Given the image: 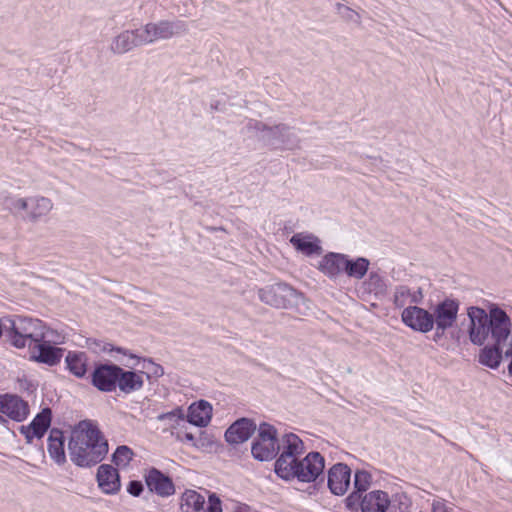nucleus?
Wrapping results in <instances>:
<instances>
[{"instance_id":"nucleus-25","label":"nucleus","mask_w":512,"mask_h":512,"mask_svg":"<svg viewBox=\"0 0 512 512\" xmlns=\"http://www.w3.org/2000/svg\"><path fill=\"white\" fill-rule=\"evenodd\" d=\"M144 381L141 373L124 370L121 367L118 372L117 387L125 394L138 391L143 387Z\"/></svg>"},{"instance_id":"nucleus-4","label":"nucleus","mask_w":512,"mask_h":512,"mask_svg":"<svg viewBox=\"0 0 512 512\" xmlns=\"http://www.w3.org/2000/svg\"><path fill=\"white\" fill-rule=\"evenodd\" d=\"M246 128L268 145L294 149L299 144V138L293 128L283 123L269 126L262 121L250 119Z\"/></svg>"},{"instance_id":"nucleus-30","label":"nucleus","mask_w":512,"mask_h":512,"mask_svg":"<svg viewBox=\"0 0 512 512\" xmlns=\"http://www.w3.org/2000/svg\"><path fill=\"white\" fill-rule=\"evenodd\" d=\"M205 498L194 490H186L181 496V512H204Z\"/></svg>"},{"instance_id":"nucleus-32","label":"nucleus","mask_w":512,"mask_h":512,"mask_svg":"<svg viewBox=\"0 0 512 512\" xmlns=\"http://www.w3.org/2000/svg\"><path fill=\"white\" fill-rule=\"evenodd\" d=\"M370 262L368 259L364 257H358L356 259H348L346 257V263L344 266V272L349 276L350 278L354 279H362L368 269H369Z\"/></svg>"},{"instance_id":"nucleus-24","label":"nucleus","mask_w":512,"mask_h":512,"mask_svg":"<svg viewBox=\"0 0 512 512\" xmlns=\"http://www.w3.org/2000/svg\"><path fill=\"white\" fill-rule=\"evenodd\" d=\"M371 484V475L364 470H358L354 476L355 490L346 498V505L349 509H357L362 493L367 491Z\"/></svg>"},{"instance_id":"nucleus-29","label":"nucleus","mask_w":512,"mask_h":512,"mask_svg":"<svg viewBox=\"0 0 512 512\" xmlns=\"http://www.w3.org/2000/svg\"><path fill=\"white\" fill-rule=\"evenodd\" d=\"M423 299L421 288L412 291L408 286L400 285L395 288L393 303L396 307L402 308L409 304H418Z\"/></svg>"},{"instance_id":"nucleus-8","label":"nucleus","mask_w":512,"mask_h":512,"mask_svg":"<svg viewBox=\"0 0 512 512\" xmlns=\"http://www.w3.org/2000/svg\"><path fill=\"white\" fill-rule=\"evenodd\" d=\"M459 307L460 304L458 300L446 298L432 308L431 316L433 328L435 327V335L437 337L443 336L447 329L454 326Z\"/></svg>"},{"instance_id":"nucleus-16","label":"nucleus","mask_w":512,"mask_h":512,"mask_svg":"<svg viewBox=\"0 0 512 512\" xmlns=\"http://www.w3.org/2000/svg\"><path fill=\"white\" fill-rule=\"evenodd\" d=\"M0 412L15 421H23L28 413L27 402L17 395H4L0 397Z\"/></svg>"},{"instance_id":"nucleus-2","label":"nucleus","mask_w":512,"mask_h":512,"mask_svg":"<svg viewBox=\"0 0 512 512\" xmlns=\"http://www.w3.org/2000/svg\"><path fill=\"white\" fill-rule=\"evenodd\" d=\"M259 299L277 309H289L304 315L308 310L304 295L286 283L267 285L258 291Z\"/></svg>"},{"instance_id":"nucleus-17","label":"nucleus","mask_w":512,"mask_h":512,"mask_svg":"<svg viewBox=\"0 0 512 512\" xmlns=\"http://www.w3.org/2000/svg\"><path fill=\"white\" fill-rule=\"evenodd\" d=\"M145 45L141 29L125 30L114 37L110 49L116 54H124L135 47Z\"/></svg>"},{"instance_id":"nucleus-33","label":"nucleus","mask_w":512,"mask_h":512,"mask_svg":"<svg viewBox=\"0 0 512 512\" xmlns=\"http://www.w3.org/2000/svg\"><path fill=\"white\" fill-rule=\"evenodd\" d=\"M177 437L184 443L195 446V447H205L212 446L214 444V440L210 439L206 433L202 431H198V437L192 432H178Z\"/></svg>"},{"instance_id":"nucleus-37","label":"nucleus","mask_w":512,"mask_h":512,"mask_svg":"<svg viewBox=\"0 0 512 512\" xmlns=\"http://www.w3.org/2000/svg\"><path fill=\"white\" fill-rule=\"evenodd\" d=\"M305 441L301 439L298 435L290 432L285 433L281 437V445H277L276 448H300L304 447Z\"/></svg>"},{"instance_id":"nucleus-7","label":"nucleus","mask_w":512,"mask_h":512,"mask_svg":"<svg viewBox=\"0 0 512 512\" xmlns=\"http://www.w3.org/2000/svg\"><path fill=\"white\" fill-rule=\"evenodd\" d=\"M68 448H109L99 428L91 421L79 422L71 431Z\"/></svg>"},{"instance_id":"nucleus-6","label":"nucleus","mask_w":512,"mask_h":512,"mask_svg":"<svg viewBox=\"0 0 512 512\" xmlns=\"http://www.w3.org/2000/svg\"><path fill=\"white\" fill-rule=\"evenodd\" d=\"M145 45L168 40L188 32V25L180 19L149 22L140 28Z\"/></svg>"},{"instance_id":"nucleus-36","label":"nucleus","mask_w":512,"mask_h":512,"mask_svg":"<svg viewBox=\"0 0 512 512\" xmlns=\"http://www.w3.org/2000/svg\"><path fill=\"white\" fill-rule=\"evenodd\" d=\"M337 13L340 15V17L347 21V22H353L358 25L361 24V17L358 12L353 10L352 8L345 6L341 3L336 4Z\"/></svg>"},{"instance_id":"nucleus-35","label":"nucleus","mask_w":512,"mask_h":512,"mask_svg":"<svg viewBox=\"0 0 512 512\" xmlns=\"http://www.w3.org/2000/svg\"><path fill=\"white\" fill-rule=\"evenodd\" d=\"M364 286L369 293L380 294L385 291V282L383 278L376 272H371L368 279L364 282Z\"/></svg>"},{"instance_id":"nucleus-10","label":"nucleus","mask_w":512,"mask_h":512,"mask_svg":"<svg viewBox=\"0 0 512 512\" xmlns=\"http://www.w3.org/2000/svg\"><path fill=\"white\" fill-rule=\"evenodd\" d=\"M325 467L323 456L317 452L312 451L305 457H301L299 452V478L300 482H314L320 475H322Z\"/></svg>"},{"instance_id":"nucleus-12","label":"nucleus","mask_w":512,"mask_h":512,"mask_svg":"<svg viewBox=\"0 0 512 512\" xmlns=\"http://www.w3.org/2000/svg\"><path fill=\"white\" fill-rule=\"evenodd\" d=\"M257 424L251 418L242 417L234 421L225 431L224 437L228 444H243L256 432Z\"/></svg>"},{"instance_id":"nucleus-34","label":"nucleus","mask_w":512,"mask_h":512,"mask_svg":"<svg viewBox=\"0 0 512 512\" xmlns=\"http://www.w3.org/2000/svg\"><path fill=\"white\" fill-rule=\"evenodd\" d=\"M65 341V336L56 330L48 328L43 322V337H40V341L38 343L48 344V345H60Z\"/></svg>"},{"instance_id":"nucleus-42","label":"nucleus","mask_w":512,"mask_h":512,"mask_svg":"<svg viewBox=\"0 0 512 512\" xmlns=\"http://www.w3.org/2000/svg\"><path fill=\"white\" fill-rule=\"evenodd\" d=\"M142 491H143V484L140 481L133 480V481L129 482V484L127 486V492L130 495H132L134 497H138V496H140Z\"/></svg>"},{"instance_id":"nucleus-22","label":"nucleus","mask_w":512,"mask_h":512,"mask_svg":"<svg viewBox=\"0 0 512 512\" xmlns=\"http://www.w3.org/2000/svg\"><path fill=\"white\" fill-rule=\"evenodd\" d=\"M212 417V406L205 400L192 403L188 408L187 419L197 427H205Z\"/></svg>"},{"instance_id":"nucleus-48","label":"nucleus","mask_w":512,"mask_h":512,"mask_svg":"<svg viewBox=\"0 0 512 512\" xmlns=\"http://www.w3.org/2000/svg\"><path fill=\"white\" fill-rule=\"evenodd\" d=\"M116 448H119V449H125V448H129V447H128V446H126V445H119V446H117Z\"/></svg>"},{"instance_id":"nucleus-20","label":"nucleus","mask_w":512,"mask_h":512,"mask_svg":"<svg viewBox=\"0 0 512 512\" xmlns=\"http://www.w3.org/2000/svg\"><path fill=\"white\" fill-rule=\"evenodd\" d=\"M63 353V348L43 343H37L33 346L31 359L49 366H55L61 361Z\"/></svg>"},{"instance_id":"nucleus-23","label":"nucleus","mask_w":512,"mask_h":512,"mask_svg":"<svg viewBox=\"0 0 512 512\" xmlns=\"http://www.w3.org/2000/svg\"><path fill=\"white\" fill-rule=\"evenodd\" d=\"M255 433L257 436L252 442L251 448H275L278 443V431L268 422H261L257 425Z\"/></svg>"},{"instance_id":"nucleus-40","label":"nucleus","mask_w":512,"mask_h":512,"mask_svg":"<svg viewBox=\"0 0 512 512\" xmlns=\"http://www.w3.org/2000/svg\"><path fill=\"white\" fill-rule=\"evenodd\" d=\"M278 450H251L252 456L258 461H270L277 456Z\"/></svg>"},{"instance_id":"nucleus-1","label":"nucleus","mask_w":512,"mask_h":512,"mask_svg":"<svg viewBox=\"0 0 512 512\" xmlns=\"http://www.w3.org/2000/svg\"><path fill=\"white\" fill-rule=\"evenodd\" d=\"M469 340L483 346L479 363L497 369L503 359V349L512 346V322L508 314L493 304L489 311L477 306L467 308Z\"/></svg>"},{"instance_id":"nucleus-44","label":"nucleus","mask_w":512,"mask_h":512,"mask_svg":"<svg viewBox=\"0 0 512 512\" xmlns=\"http://www.w3.org/2000/svg\"><path fill=\"white\" fill-rule=\"evenodd\" d=\"M48 452L50 454V457L58 465L64 464L66 462L65 450H48Z\"/></svg>"},{"instance_id":"nucleus-39","label":"nucleus","mask_w":512,"mask_h":512,"mask_svg":"<svg viewBox=\"0 0 512 512\" xmlns=\"http://www.w3.org/2000/svg\"><path fill=\"white\" fill-rule=\"evenodd\" d=\"M133 456V450H115L112 461L115 465L124 467L132 460Z\"/></svg>"},{"instance_id":"nucleus-26","label":"nucleus","mask_w":512,"mask_h":512,"mask_svg":"<svg viewBox=\"0 0 512 512\" xmlns=\"http://www.w3.org/2000/svg\"><path fill=\"white\" fill-rule=\"evenodd\" d=\"M108 450H71L70 459L78 467L88 468L100 463Z\"/></svg>"},{"instance_id":"nucleus-27","label":"nucleus","mask_w":512,"mask_h":512,"mask_svg":"<svg viewBox=\"0 0 512 512\" xmlns=\"http://www.w3.org/2000/svg\"><path fill=\"white\" fill-rule=\"evenodd\" d=\"M346 256L339 253L326 254L319 263L318 269L330 278L344 272Z\"/></svg>"},{"instance_id":"nucleus-45","label":"nucleus","mask_w":512,"mask_h":512,"mask_svg":"<svg viewBox=\"0 0 512 512\" xmlns=\"http://www.w3.org/2000/svg\"><path fill=\"white\" fill-rule=\"evenodd\" d=\"M144 368L148 369L149 372L155 377H161L164 374L163 367L152 362L151 360L148 362L147 366H144Z\"/></svg>"},{"instance_id":"nucleus-15","label":"nucleus","mask_w":512,"mask_h":512,"mask_svg":"<svg viewBox=\"0 0 512 512\" xmlns=\"http://www.w3.org/2000/svg\"><path fill=\"white\" fill-rule=\"evenodd\" d=\"M96 480L100 490L107 495H114L121 488L119 473L109 464H102L98 467Z\"/></svg>"},{"instance_id":"nucleus-41","label":"nucleus","mask_w":512,"mask_h":512,"mask_svg":"<svg viewBox=\"0 0 512 512\" xmlns=\"http://www.w3.org/2000/svg\"><path fill=\"white\" fill-rule=\"evenodd\" d=\"M204 512H222L221 501L215 494L209 496L208 507Z\"/></svg>"},{"instance_id":"nucleus-9","label":"nucleus","mask_w":512,"mask_h":512,"mask_svg":"<svg viewBox=\"0 0 512 512\" xmlns=\"http://www.w3.org/2000/svg\"><path fill=\"white\" fill-rule=\"evenodd\" d=\"M401 320L416 332L428 333L433 330L431 312L416 305L405 307L401 313Z\"/></svg>"},{"instance_id":"nucleus-3","label":"nucleus","mask_w":512,"mask_h":512,"mask_svg":"<svg viewBox=\"0 0 512 512\" xmlns=\"http://www.w3.org/2000/svg\"><path fill=\"white\" fill-rule=\"evenodd\" d=\"M2 205L14 215L30 223L41 221L53 209L52 200L44 196L26 198L9 196L3 199Z\"/></svg>"},{"instance_id":"nucleus-49","label":"nucleus","mask_w":512,"mask_h":512,"mask_svg":"<svg viewBox=\"0 0 512 512\" xmlns=\"http://www.w3.org/2000/svg\"><path fill=\"white\" fill-rule=\"evenodd\" d=\"M116 351L125 354V351L122 348H117Z\"/></svg>"},{"instance_id":"nucleus-18","label":"nucleus","mask_w":512,"mask_h":512,"mask_svg":"<svg viewBox=\"0 0 512 512\" xmlns=\"http://www.w3.org/2000/svg\"><path fill=\"white\" fill-rule=\"evenodd\" d=\"M145 482L150 492H154L161 497H168L175 492L171 479L155 468L145 475Z\"/></svg>"},{"instance_id":"nucleus-14","label":"nucleus","mask_w":512,"mask_h":512,"mask_svg":"<svg viewBox=\"0 0 512 512\" xmlns=\"http://www.w3.org/2000/svg\"><path fill=\"white\" fill-rule=\"evenodd\" d=\"M351 470L342 463L335 464L328 472V487L335 495H344L350 485Z\"/></svg>"},{"instance_id":"nucleus-21","label":"nucleus","mask_w":512,"mask_h":512,"mask_svg":"<svg viewBox=\"0 0 512 512\" xmlns=\"http://www.w3.org/2000/svg\"><path fill=\"white\" fill-rule=\"evenodd\" d=\"M390 500L386 492L376 490L367 493L359 501L358 507L362 512H385Z\"/></svg>"},{"instance_id":"nucleus-46","label":"nucleus","mask_w":512,"mask_h":512,"mask_svg":"<svg viewBox=\"0 0 512 512\" xmlns=\"http://www.w3.org/2000/svg\"><path fill=\"white\" fill-rule=\"evenodd\" d=\"M168 417L169 418L177 417V418L182 419L184 417L183 410L181 408H177L168 414L160 416V419H164V418H168Z\"/></svg>"},{"instance_id":"nucleus-28","label":"nucleus","mask_w":512,"mask_h":512,"mask_svg":"<svg viewBox=\"0 0 512 512\" xmlns=\"http://www.w3.org/2000/svg\"><path fill=\"white\" fill-rule=\"evenodd\" d=\"M290 242L296 250L308 256L322 252L318 239L311 234L297 233L291 237Z\"/></svg>"},{"instance_id":"nucleus-43","label":"nucleus","mask_w":512,"mask_h":512,"mask_svg":"<svg viewBox=\"0 0 512 512\" xmlns=\"http://www.w3.org/2000/svg\"><path fill=\"white\" fill-rule=\"evenodd\" d=\"M431 512H449L452 511V508L449 507L445 500L437 499L433 500Z\"/></svg>"},{"instance_id":"nucleus-5","label":"nucleus","mask_w":512,"mask_h":512,"mask_svg":"<svg viewBox=\"0 0 512 512\" xmlns=\"http://www.w3.org/2000/svg\"><path fill=\"white\" fill-rule=\"evenodd\" d=\"M5 324L9 327V340L16 348L36 345L43 337V321L39 319L16 316Z\"/></svg>"},{"instance_id":"nucleus-38","label":"nucleus","mask_w":512,"mask_h":512,"mask_svg":"<svg viewBox=\"0 0 512 512\" xmlns=\"http://www.w3.org/2000/svg\"><path fill=\"white\" fill-rule=\"evenodd\" d=\"M64 434L61 430L53 428L50 431L48 437V448L56 449V448H64Z\"/></svg>"},{"instance_id":"nucleus-47","label":"nucleus","mask_w":512,"mask_h":512,"mask_svg":"<svg viewBox=\"0 0 512 512\" xmlns=\"http://www.w3.org/2000/svg\"><path fill=\"white\" fill-rule=\"evenodd\" d=\"M7 320H10V318L3 319L0 322V337L2 336L3 332H6L7 334L9 333V327H6L5 324Z\"/></svg>"},{"instance_id":"nucleus-11","label":"nucleus","mask_w":512,"mask_h":512,"mask_svg":"<svg viewBox=\"0 0 512 512\" xmlns=\"http://www.w3.org/2000/svg\"><path fill=\"white\" fill-rule=\"evenodd\" d=\"M119 366L115 364H100L91 374L92 384L100 391L112 392L117 388Z\"/></svg>"},{"instance_id":"nucleus-13","label":"nucleus","mask_w":512,"mask_h":512,"mask_svg":"<svg viewBox=\"0 0 512 512\" xmlns=\"http://www.w3.org/2000/svg\"><path fill=\"white\" fill-rule=\"evenodd\" d=\"M275 473L283 480L291 481L299 478V450H283L276 459Z\"/></svg>"},{"instance_id":"nucleus-19","label":"nucleus","mask_w":512,"mask_h":512,"mask_svg":"<svg viewBox=\"0 0 512 512\" xmlns=\"http://www.w3.org/2000/svg\"><path fill=\"white\" fill-rule=\"evenodd\" d=\"M52 412L50 408H44L36 415L33 421L28 426H21L20 431L30 443L36 437L42 438L51 423Z\"/></svg>"},{"instance_id":"nucleus-31","label":"nucleus","mask_w":512,"mask_h":512,"mask_svg":"<svg viewBox=\"0 0 512 512\" xmlns=\"http://www.w3.org/2000/svg\"><path fill=\"white\" fill-rule=\"evenodd\" d=\"M65 362L69 371L76 377L82 378L87 372V356L84 352H68Z\"/></svg>"}]
</instances>
